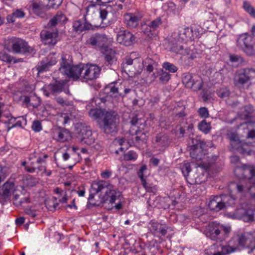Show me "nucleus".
<instances>
[{
    "instance_id": "obj_55",
    "label": "nucleus",
    "mask_w": 255,
    "mask_h": 255,
    "mask_svg": "<svg viewBox=\"0 0 255 255\" xmlns=\"http://www.w3.org/2000/svg\"><path fill=\"white\" fill-rule=\"evenodd\" d=\"M56 102L62 106H68L69 103L68 101L64 100L61 97H58L56 99Z\"/></svg>"
},
{
    "instance_id": "obj_9",
    "label": "nucleus",
    "mask_w": 255,
    "mask_h": 255,
    "mask_svg": "<svg viewBox=\"0 0 255 255\" xmlns=\"http://www.w3.org/2000/svg\"><path fill=\"white\" fill-rule=\"evenodd\" d=\"M229 198L231 197L225 195L212 196L209 199L208 207L215 212L224 209L229 204L227 201Z\"/></svg>"
},
{
    "instance_id": "obj_44",
    "label": "nucleus",
    "mask_w": 255,
    "mask_h": 255,
    "mask_svg": "<svg viewBox=\"0 0 255 255\" xmlns=\"http://www.w3.org/2000/svg\"><path fill=\"white\" fill-rule=\"evenodd\" d=\"M198 113L200 117L203 119H206L209 116L208 109L205 107L200 108L198 110Z\"/></svg>"
},
{
    "instance_id": "obj_62",
    "label": "nucleus",
    "mask_w": 255,
    "mask_h": 255,
    "mask_svg": "<svg viewBox=\"0 0 255 255\" xmlns=\"http://www.w3.org/2000/svg\"><path fill=\"white\" fill-rule=\"evenodd\" d=\"M62 117L63 118V124H66L69 122L70 118H69V117L67 115L64 114Z\"/></svg>"
},
{
    "instance_id": "obj_53",
    "label": "nucleus",
    "mask_w": 255,
    "mask_h": 255,
    "mask_svg": "<svg viewBox=\"0 0 255 255\" xmlns=\"http://www.w3.org/2000/svg\"><path fill=\"white\" fill-rule=\"evenodd\" d=\"M88 1L92 3L93 5H95L99 2L102 3H107L112 1L113 0H87Z\"/></svg>"
},
{
    "instance_id": "obj_63",
    "label": "nucleus",
    "mask_w": 255,
    "mask_h": 255,
    "mask_svg": "<svg viewBox=\"0 0 255 255\" xmlns=\"http://www.w3.org/2000/svg\"><path fill=\"white\" fill-rule=\"evenodd\" d=\"M29 202H30V200H29V197H26L24 198L22 200H21L20 201H19V204L21 205L23 203H29Z\"/></svg>"
},
{
    "instance_id": "obj_19",
    "label": "nucleus",
    "mask_w": 255,
    "mask_h": 255,
    "mask_svg": "<svg viewBox=\"0 0 255 255\" xmlns=\"http://www.w3.org/2000/svg\"><path fill=\"white\" fill-rule=\"evenodd\" d=\"M149 230L155 236H165L167 233V226L165 224H161L158 222L151 221L149 223Z\"/></svg>"
},
{
    "instance_id": "obj_64",
    "label": "nucleus",
    "mask_w": 255,
    "mask_h": 255,
    "mask_svg": "<svg viewBox=\"0 0 255 255\" xmlns=\"http://www.w3.org/2000/svg\"><path fill=\"white\" fill-rule=\"evenodd\" d=\"M153 69H154V68H153V65L151 63H150L147 66V67H146V70L148 72H149V73L151 72H153Z\"/></svg>"
},
{
    "instance_id": "obj_2",
    "label": "nucleus",
    "mask_w": 255,
    "mask_h": 255,
    "mask_svg": "<svg viewBox=\"0 0 255 255\" xmlns=\"http://www.w3.org/2000/svg\"><path fill=\"white\" fill-rule=\"evenodd\" d=\"M234 172L237 177L243 178L237 183H231L236 194L242 196L250 192L252 196H255V167L245 165L236 167Z\"/></svg>"
},
{
    "instance_id": "obj_41",
    "label": "nucleus",
    "mask_w": 255,
    "mask_h": 255,
    "mask_svg": "<svg viewBox=\"0 0 255 255\" xmlns=\"http://www.w3.org/2000/svg\"><path fill=\"white\" fill-rule=\"evenodd\" d=\"M159 74V80L163 83H167L170 79V74L166 72L163 71L162 69H160Z\"/></svg>"
},
{
    "instance_id": "obj_39",
    "label": "nucleus",
    "mask_w": 255,
    "mask_h": 255,
    "mask_svg": "<svg viewBox=\"0 0 255 255\" xmlns=\"http://www.w3.org/2000/svg\"><path fill=\"white\" fill-rule=\"evenodd\" d=\"M103 113H105V112L98 109H91L89 112V116L95 119H98L101 117L102 118Z\"/></svg>"
},
{
    "instance_id": "obj_5",
    "label": "nucleus",
    "mask_w": 255,
    "mask_h": 255,
    "mask_svg": "<svg viewBox=\"0 0 255 255\" xmlns=\"http://www.w3.org/2000/svg\"><path fill=\"white\" fill-rule=\"evenodd\" d=\"M255 78V70L252 68H244L238 70L235 75L234 82L236 86L243 88L253 78Z\"/></svg>"
},
{
    "instance_id": "obj_36",
    "label": "nucleus",
    "mask_w": 255,
    "mask_h": 255,
    "mask_svg": "<svg viewBox=\"0 0 255 255\" xmlns=\"http://www.w3.org/2000/svg\"><path fill=\"white\" fill-rule=\"evenodd\" d=\"M192 30L188 27L181 28L179 30V35L183 39L190 38Z\"/></svg>"
},
{
    "instance_id": "obj_49",
    "label": "nucleus",
    "mask_w": 255,
    "mask_h": 255,
    "mask_svg": "<svg viewBox=\"0 0 255 255\" xmlns=\"http://www.w3.org/2000/svg\"><path fill=\"white\" fill-rule=\"evenodd\" d=\"M24 213L33 218L37 216L36 211L31 207L26 208L24 209Z\"/></svg>"
},
{
    "instance_id": "obj_16",
    "label": "nucleus",
    "mask_w": 255,
    "mask_h": 255,
    "mask_svg": "<svg viewBox=\"0 0 255 255\" xmlns=\"http://www.w3.org/2000/svg\"><path fill=\"white\" fill-rule=\"evenodd\" d=\"M228 137L230 140L231 145L233 148L238 150L242 153H247L248 154H250V151H248L246 149L248 144L240 140L237 133L235 132L228 133Z\"/></svg>"
},
{
    "instance_id": "obj_22",
    "label": "nucleus",
    "mask_w": 255,
    "mask_h": 255,
    "mask_svg": "<svg viewBox=\"0 0 255 255\" xmlns=\"http://www.w3.org/2000/svg\"><path fill=\"white\" fill-rule=\"evenodd\" d=\"M140 17L135 14L129 13L124 16L125 22L129 28H135L139 23Z\"/></svg>"
},
{
    "instance_id": "obj_34",
    "label": "nucleus",
    "mask_w": 255,
    "mask_h": 255,
    "mask_svg": "<svg viewBox=\"0 0 255 255\" xmlns=\"http://www.w3.org/2000/svg\"><path fill=\"white\" fill-rule=\"evenodd\" d=\"M244 220L245 221H253L255 219V210L248 209L245 211L243 216Z\"/></svg>"
},
{
    "instance_id": "obj_37",
    "label": "nucleus",
    "mask_w": 255,
    "mask_h": 255,
    "mask_svg": "<svg viewBox=\"0 0 255 255\" xmlns=\"http://www.w3.org/2000/svg\"><path fill=\"white\" fill-rule=\"evenodd\" d=\"M253 111V108L252 106L249 105L245 107L244 111L240 115L241 118L246 120L250 118Z\"/></svg>"
},
{
    "instance_id": "obj_40",
    "label": "nucleus",
    "mask_w": 255,
    "mask_h": 255,
    "mask_svg": "<svg viewBox=\"0 0 255 255\" xmlns=\"http://www.w3.org/2000/svg\"><path fill=\"white\" fill-rule=\"evenodd\" d=\"M235 249L229 246H226L222 247L221 251L213 254V255H226L228 254L233 253Z\"/></svg>"
},
{
    "instance_id": "obj_33",
    "label": "nucleus",
    "mask_w": 255,
    "mask_h": 255,
    "mask_svg": "<svg viewBox=\"0 0 255 255\" xmlns=\"http://www.w3.org/2000/svg\"><path fill=\"white\" fill-rule=\"evenodd\" d=\"M191 143L189 142L191 157L193 158H197L193 151L197 148L198 144L199 143H201V141L194 138L191 139Z\"/></svg>"
},
{
    "instance_id": "obj_26",
    "label": "nucleus",
    "mask_w": 255,
    "mask_h": 255,
    "mask_svg": "<svg viewBox=\"0 0 255 255\" xmlns=\"http://www.w3.org/2000/svg\"><path fill=\"white\" fill-rule=\"evenodd\" d=\"M14 190V185L12 182H6L2 187L1 194L4 198H8Z\"/></svg>"
},
{
    "instance_id": "obj_30",
    "label": "nucleus",
    "mask_w": 255,
    "mask_h": 255,
    "mask_svg": "<svg viewBox=\"0 0 255 255\" xmlns=\"http://www.w3.org/2000/svg\"><path fill=\"white\" fill-rule=\"evenodd\" d=\"M173 51L179 54L187 55L189 58L193 59L194 56L193 55L192 51L189 49H184L182 46H179V47H175L173 49Z\"/></svg>"
},
{
    "instance_id": "obj_12",
    "label": "nucleus",
    "mask_w": 255,
    "mask_h": 255,
    "mask_svg": "<svg viewBox=\"0 0 255 255\" xmlns=\"http://www.w3.org/2000/svg\"><path fill=\"white\" fill-rule=\"evenodd\" d=\"M133 65L134 70H132L133 74L139 73L143 68V60L139 57H136V53H131L129 56H127L125 59V62L123 64V66L125 68H128V66ZM131 70H132L131 69ZM130 69H129V71Z\"/></svg>"
},
{
    "instance_id": "obj_8",
    "label": "nucleus",
    "mask_w": 255,
    "mask_h": 255,
    "mask_svg": "<svg viewBox=\"0 0 255 255\" xmlns=\"http://www.w3.org/2000/svg\"><path fill=\"white\" fill-rule=\"evenodd\" d=\"M50 5H44L41 3H33L32 4V9L33 13L37 16L45 18L46 17V11L49 8L54 9L58 8L61 4L62 0H48Z\"/></svg>"
},
{
    "instance_id": "obj_3",
    "label": "nucleus",
    "mask_w": 255,
    "mask_h": 255,
    "mask_svg": "<svg viewBox=\"0 0 255 255\" xmlns=\"http://www.w3.org/2000/svg\"><path fill=\"white\" fill-rule=\"evenodd\" d=\"M230 231V227L213 222L206 227L204 234L212 240L221 242L226 239Z\"/></svg>"
},
{
    "instance_id": "obj_15",
    "label": "nucleus",
    "mask_w": 255,
    "mask_h": 255,
    "mask_svg": "<svg viewBox=\"0 0 255 255\" xmlns=\"http://www.w3.org/2000/svg\"><path fill=\"white\" fill-rule=\"evenodd\" d=\"M12 51L15 53L30 52L32 49L27 43L22 39L12 37L10 40Z\"/></svg>"
},
{
    "instance_id": "obj_42",
    "label": "nucleus",
    "mask_w": 255,
    "mask_h": 255,
    "mask_svg": "<svg viewBox=\"0 0 255 255\" xmlns=\"http://www.w3.org/2000/svg\"><path fill=\"white\" fill-rule=\"evenodd\" d=\"M124 159L127 161L135 160L137 158V154L133 151L130 150L124 154Z\"/></svg>"
},
{
    "instance_id": "obj_31",
    "label": "nucleus",
    "mask_w": 255,
    "mask_h": 255,
    "mask_svg": "<svg viewBox=\"0 0 255 255\" xmlns=\"http://www.w3.org/2000/svg\"><path fill=\"white\" fill-rule=\"evenodd\" d=\"M107 182L101 180L98 182H95L92 184V189L97 193L102 191L104 189H106L107 186Z\"/></svg>"
},
{
    "instance_id": "obj_51",
    "label": "nucleus",
    "mask_w": 255,
    "mask_h": 255,
    "mask_svg": "<svg viewBox=\"0 0 255 255\" xmlns=\"http://www.w3.org/2000/svg\"><path fill=\"white\" fill-rule=\"evenodd\" d=\"M112 174V172L109 170H106L103 171L101 174V177L105 179L109 178Z\"/></svg>"
},
{
    "instance_id": "obj_13",
    "label": "nucleus",
    "mask_w": 255,
    "mask_h": 255,
    "mask_svg": "<svg viewBox=\"0 0 255 255\" xmlns=\"http://www.w3.org/2000/svg\"><path fill=\"white\" fill-rule=\"evenodd\" d=\"M130 123L133 127L135 126L136 125H139L135 132L136 135L135 137L136 141H144L146 140L149 130L148 127L145 125V122L143 121V122H140L138 123V120L137 118L134 117L131 119Z\"/></svg>"
},
{
    "instance_id": "obj_46",
    "label": "nucleus",
    "mask_w": 255,
    "mask_h": 255,
    "mask_svg": "<svg viewBox=\"0 0 255 255\" xmlns=\"http://www.w3.org/2000/svg\"><path fill=\"white\" fill-rule=\"evenodd\" d=\"M217 94L219 97L224 98L228 97L230 94V92L226 88H223L218 90Z\"/></svg>"
},
{
    "instance_id": "obj_52",
    "label": "nucleus",
    "mask_w": 255,
    "mask_h": 255,
    "mask_svg": "<svg viewBox=\"0 0 255 255\" xmlns=\"http://www.w3.org/2000/svg\"><path fill=\"white\" fill-rule=\"evenodd\" d=\"M12 15L16 17L22 18L24 16V13L20 9H17L13 12Z\"/></svg>"
},
{
    "instance_id": "obj_61",
    "label": "nucleus",
    "mask_w": 255,
    "mask_h": 255,
    "mask_svg": "<svg viewBox=\"0 0 255 255\" xmlns=\"http://www.w3.org/2000/svg\"><path fill=\"white\" fill-rule=\"evenodd\" d=\"M123 5L121 4H116L113 5V9L114 11H118L119 10L122 9Z\"/></svg>"
},
{
    "instance_id": "obj_35",
    "label": "nucleus",
    "mask_w": 255,
    "mask_h": 255,
    "mask_svg": "<svg viewBox=\"0 0 255 255\" xmlns=\"http://www.w3.org/2000/svg\"><path fill=\"white\" fill-rule=\"evenodd\" d=\"M198 128L204 133H208L210 131L211 127L210 123H207L205 120H203L199 124Z\"/></svg>"
},
{
    "instance_id": "obj_54",
    "label": "nucleus",
    "mask_w": 255,
    "mask_h": 255,
    "mask_svg": "<svg viewBox=\"0 0 255 255\" xmlns=\"http://www.w3.org/2000/svg\"><path fill=\"white\" fill-rule=\"evenodd\" d=\"M125 139L123 137H118L115 139L114 143L116 145L122 146L125 142Z\"/></svg>"
},
{
    "instance_id": "obj_7",
    "label": "nucleus",
    "mask_w": 255,
    "mask_h": 255,
    "mask_svg": "<svg viewBox=\"0 0 255 255\" xmlns=\"http://www.w3.org/2000/svg\"><path fill=\"white\" fill-rule=\"evenodd\" d=\"M113 42V38L106 34H96L91 36L88 40L87 43L96 48L100 50L106 49L108 46L111 45Z\"/></svg>"
},
{
    "instance_id": "obj_58",
    "label": "nucleus",
    "mask_w": 255,
    "mask_h": 255,
    "mask_svg": "<svg viewBox=\"0 0 255 255\" xmlns=\"http://www.w3.org/2000/svg\"><path fill=\"white\" fill-rule=\"evenodd\" d=\"M24 222V218L23 217H19L15 220V224L17 225L20 226Z\"/></svg>"
},
{
    "instance_id": "obj_10",
    "label": "nucleus",
    "mask_w": 255,
    "mask_h": 255,
    "mask_svg": "<svg viewBox=\"0 0 255 255\" xmlns=\"http://www.w3.org/2000/svg\"><path fill=\"white\" fill-rule=\"evenodd\" d=\"M122 196L121 192L118 189L112 186L107 187L104 194H100L99 197L101 203L114 204L116 200L120 199Z\"/></svg>"
},
{
    "instance_id": "obj_56",
    "label": "nucleus",
    "mask_w": 255,
    "mask_h": 255,
    "mask_svg": "<svg viewBox=\"0 0 255 255\" xmlns=\"http://www.w3.org/2000/svg\"><path fill=\"white\" fill-rule=\"evenodd\" d=\"M150 251L151 255H156V254H157V253L160 252V250H159L158 247H155L154 245L150 248Z\"/></svg>"
},
{
    "instance_id": "obj_4",
    "label": "nucleus",
    "mask_w": 255,
    "mask_h": 255,
    "mask_svg": "<svg viewBox=\"0 0 255 255\" xmlns=\"http://www.w3.org/2000/svg\"><path fill=\"white\" fill-rule=\"evenodd\" d=\"M118 123L119 117L117 114L113 111H110L105 112L103 114V118L100 124L101 128L105 132H109L116 128Z\"/></svg>"
},
{
    "instance_id": "obj_60",
    "label": "nucleus",
    "mask_w": 255,
    "mask_h": 255,
    "mask_svg": "<svg viewBox=\"0 0 255 255\" xmlns=\"http://www.w3.org/2000/svg\"><path fill=\"white\" fill-rule=\"evenodd\" d=\"M240 160L239 157L236 155H233L231 157V161L232 163L237 164Z\"/></svg>"
},
{
    "instance_id": "obj_24",
    "label": "nucleus",
    "mask_w": 255,
    "mask_h": 255,
    "mask_svg": "<svg viewBox=\"0 0 255 255\" xmlns=\"http://www.w3.org/2000/svg\"><path fill=\"white\" fill-rule=\"evenodd\" d=\"M82 137L81 142L87 145H91L94 142L95 138L92 135L91 130L87 128H83L81 130Z\"/></svg>"
},
{
    "instance_id": "obj_29",
    "label": "nucleus",
    "mask_w": 255,
    "mask_h": 255,
    "mask_svg": "<svg viewBox=\"0 0 255 255\" xmlns=\"http://www.w3.org/2000/svg\"><path fill=\"white\" fill-rule=\"evenodd\" d=\"M162 23V21L161 17H158L147 24L146 26L149 29V32L155 31L157 30Z\"/></svg>"
},
{
    "instance_id": "obj_23",
    "label": "nucleus",
    "mask_w": 255,
    "mask_h": 255,
    "mask_svg": "<svg viewBox=\"0 0 255 255\" xmlns=\"http://www.w3.org/2000/svg\"><path fill=\"white\" fill-rule=\"evenodd\" d=\"M106 92L111 97H118L123 96V93L119 89V84L117 83H111L105 88Z\"/></svg>"
},
{
    "instance_id": "obj_28",
    "label": "nucleus",
    "mask_w": 255,
    "mask_h": 255,
    "mask_svg": "<svg viewBox=\"0 0 255 255\" xmlns=\"http://www.w3.org/2000/svg\"><path fill=\"white\" fill-rule=\"evenodd\" d=\"M73 26L76 31L81 32L89 29L91 25L87 23L83 22L80 20H77L74 22Z\"/></svg>"
},
{
    "instance_id": "obj_45",
    "label": "nucleus",
    "mask_w": 255,
    "mask_h": 255,
    "mask_svg": "<svg viewBox=\"0 0 255 255\" xmlns=\"http://www.w3.org/2000/svg\"><path fill=\"white\" fill-rule=\"evenodd\" d=\"M111 8V6H108L105 9H100V16L102 20H105L107 18L109 12Z\"/></svg>"
},
{
    "instance_id": "obj_27",
    "label": "nucleus",
    "mask_w": 255,
    "mask_h": 255,
    "mask_svg": "<svg viewBox=\"0 0 255 255\" xmlns=\"http://www.w3.org/2000/svg\"><path fill=\"white\" fill-rule=\"evenodd\" d=\"M67 20L66 16L62 13L59 12L53 17L48 24L49 27L55 26L58 23H63Z\"/></svg>"
},
{
    "instance_id": "obj_21",
    "label": "nucleus",
    "mask_w": 255,
    "mask_h": 255,
    "mask_svg": "<svg viewBox=\"0 0 255 255\" xmlns=\"http://www.w3.org/2000/svg\"><path fill=\"white\" fill-rule=\"evenodd\" d=\"M65 82L63 81H56L54 84H51L45 87L44 93L46 96H49L51 94L59 93L62 91Z\"/></svg>"
},
{
    "instance_id": "obj_38",
    "label": "nucleus",
    "mask_w": 255,
    "mask_h": 255,
    "mask_svg": "<svg viewBox=\"0 0 255 255\" xmlns=\"http://www.w3.org/2000/svg\"><path fill=\"white\" fill-rule=\"evenodd\" d=\"M243 8L246 12L255 18V9L249 2L244 1Z\"/></svg>"
},
{
    "instance_id": "obj_50",
    "label": "nucleus",
    "mask_w": 255,
    "mask_h": 255,
    "mask_svg": "<svg viewBox=\"0 0 255 255\" xmlns=\"http://www.w3.org/2000/svg\"><path fill=\"white\" fill-rule=\"evenodd\" d=\"M32 129L35 131H39L41 130V124L39 121H35L33 122L32 126Z\"/></svg>"
},
{
    "instance_id": "obj_18",
    "label": "nucleus",
    "mask_w": 255,
    "mask_h": 255,
    "mask_svg": "<svg viewBox=\"0 0 255 255\" xmlns=\"http://www.w3.org/2000/svg\"><path fill=\"white\" fill-rule=\"evenodd\" d=\"M57 30L44 29L41 31L40 37L42 42L47 45H54L57 42Z\"/></svg>"
},
{
    "instance_id": "obj_47",
    "label": "nucleus",
    "mask_w": 255,
    "mask_h": 255,
    "mask_svg": "<svg viewBox=\"0 0 255 255\" xmlns=\"http://www.w3.org/2000/svg\"><path fill=\"white\" fill-rule=\"evenodd\" d=\"M237 238L239 242V244L241 246H245L249 238L245 235H238Z\"/></svg>"
},
{
    "instance_id": "obj_48",
    "label": "nucleus",
    "mask_w": 255,
    "mask_h": 255,
    "mask_svg": "<svg viewBox=\"0 0 255 255\" xmlns=\"http://www.w3.org/2000/svg\"><path fill=\"white\" fill-rule=\"evenodd\" d=\"M119 89H120L121 92H122L123 93V95L122 96L123 97L125 96L131 91L130 88L127 87L125 83H123L121 84H119Z\"/></svg>"
},
{
    "instance_id": "obj_43",
    "label": "nucleus",
    "mask_w": 255,
    "mask_h": 255,
    "mask_svg": "<svg viewBox=\"0 0 255 255\" xmlns=\"http://www.w3.org/2000/svg\"><path fill=\"white\" fill-rule=\"evenodd\" d=\"M162 67L166 70L172 73H175L178 70V68L176 66L168 62H164L163 63Z\"/></svg>"
},
{
    "instance_id": "obj_1",
    "label": "nucleus",
    "mask_w": 255,
    "mask_h": 255,
    "mask_svg": "<svg viewBox=\"0 0 255 255\" xmlns=\"http://www.w3.org/2000/svg\"><path fill=\"white\" fill-rule=\"evenodd\" d=\"M59 72L66 77L74 80L81 76L86 81L93 80L98 77L101 68L95 64L74 65L72 57L67 54H63L59 61Z\"/></svg>"
},
{
    "instance_id": "obj_57",
    "label": "nucleus",
    "mask_w": 255,
    "mask_h": 255,
    "mask_svg": "<svg viewBox=\"0 0 255 255\" xmlns=\"http://www.w3.org/2000/svg\"><path fill=\"white\" fill-rule=\"evenodd\" d=\"M191 171L190 166L188 163L185 164L182 169V172L184 174L185 172H186L187 174V176H189V172Z\"/></svg>"
},
{
    "instance_id": "obj_17",
    "label": "nucleus",
    "mask_w": 255,
    "mask_h": 255,
    "mask_svg": "<svg viewBox=\"0 0 255 255\" xmlns=\"http://www.w3.org/2000/svg\"><path fill=\"white\" fill-rule=\"evenodd\" d=\"M58 56L55 53H50L45 60L41 61L37 66V69L39 72L49 70L57 62Z\"/></svg>"
},
{
    "instance_id": "obj_20",
    "label": "nucleus",
    "mask_w": 255,
    "mask_h": 255,
    "mask_svg": "<svg viewBox=\"0 0 255 255\" xmlns=\"http://www.w3.org/2000/svg\"><path fill=\"white\" fill-rule=\"evenodd\" d=\"M53 139L60 142H64L68 140L71 137L69 131L62 128L54 129L52 133Z\"/></svg>"
},
{
    "instance_id": "obj_25",
    "label": "nucleus",
    "mask_w": 255,
    "mask_h": 255,
    "mask_svg": "<svg viewBox=\"0 0 255 255\" xmlns=\"http://www.w3.org/2000/svg\"><path fill=\"white\" fill-rule=\"evenodd\" d=\"M146 166L145 165H142L137 172V175L141 180V182L143 187L146 189V190L147 192H153L154 189L153 188L150 187L147 185L145 178H144V172L146 171Z\"/></svg>"
},
{
    "instance_id": "obj_32",
    "label": "nucleus",
    "mask_w": 255,
    "mask_h": 255,
    "mask_svg": "<svg viewBox=\"0 0 255 255\" xmlns=\"http://www.w3.org/2000/svg\"><path fill=\"white\" fill-rule=\"evenodd\" d=\"M116 52L114 50L110 49L107 50L105 53V60L108 64H112L116 61Z\"/></svg>"
},
{
    "instance_id": "obj_11",
    "label": "nucleus",
    "mask_w": 255,
    "mask_h": 255,
    "mask_svg": "<svg viewBox=\"0 0 255 255\" xmlns=\"http://www.w3.org/2000/svg\"><path fill=\"white\" fill-rule=\"evenodd\" d=\"M116 40L120 44L128 46L134 43L135 37L128 30L121 27L117 32Z\"/></svg>"
},
{
    "instance_id": "obj_6",
    "label": "nucleus",
    "mask_w": 255,
    "mask_h": 255,
    "mask_svg": "<svg viewBox=\"0 0 255 255\" xmlns=\"http://www.w3.org/2000/svg\"><path fill=\"white\" fill-rule=\"evenodd\" d=\"M182 80L186 88L192 89L194 91H199L203 87L202 79L197 74L187 72L183 73Z\"/></svg>"
},
{
    "instance_id": "obj_59",
    "label": "nucleus",
    "mask_w": 255,
    "mask_h": 255,
    "mask_svg": "<svg viewBox=\"0 0 255 255\" xmlns=\"http://www.w3.org/2000/svg\"><path fill=\"white\" fill-rule=\"evenodd\" d=\"M247 137L249 138H255V130H254V129L250 130L248 132Z\"/></svg>"
},
{
    "instance_id": "obj_14",
    "label": "nucleus",
    "mask_w": 255,
    "mask_h": 255,
    "mask_svg": "<svg viewBox=\"0 0 255 255\" xmlns=\"http://www.w3.org/2000/svg\"><path fill=\"white\" fill-rule=\"evenodd\" d=\"M237 44L247 54L252 55L253 54L252 36L246 33L241 34L237 40Z\"/></svg>"
}]
</instances>
